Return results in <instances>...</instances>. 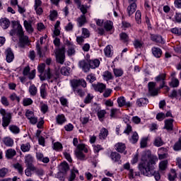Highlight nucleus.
Here are the masks:
<instances>
[{
    "mask_svg": "<svg viewBox=\"0 0 181 181\" xmlns=\"http://www.w3.org/2000/svg\"><path fill=\"white\" fill-rule=\"evenodd\" d=\"M36 50H37V54H38L39 57H40L41 59L45 57V56H46V50L42 49L40 47V45H39V42H37L36 45Z\"/></svg>",
    "mask_w": 181,
    "mask_h": 181,
    "instance_id": "obj_21",
    "label": "nucleus"
},
{
    "mask_svg": "<svg viewBox=\"0 0 181 181\" xmlns=\"http://www.w3.org/2000/svg\"><path fill=\"white\" fill-rule=\"evenodd\" d=\"M36 170V167L35 165H29L27 166L26 169L25 170V175L28 177H32V172H35Z\"/></svg>",
    "mask_w": 181,
    "mask_h": 181,
    "instance_id": "obj_20",
    "label": "nucleus"
},
{
    "mask_svg": "<svg viewBox=\"0 0 181 181\" xmlns=\"http://www.w3.org/2000/svg\"><path fill=\"white\" fill-rule=\"evenodd\" d=\"M40 78L41 81H45V80H52L51 83H53L54 80H57V78H59V76H54L53 74H52V72L50 71V68L48 67L45 71L44 75L40 76Z\"/></svg>",
    "mask_w": 181,
    "mask_h": 181,
    "instance_id": "obj_6",
    "label": "nucleus"
},
{
    "mask_svg": "<svg viewBox=\"0 0 181 181\" xmlns=\"http://www.w3.org/2000/svg\"><path fill=\"white\" fill-rule=\"evenodd\" d=\"M170 86L173 88L179 87V79L176 78H173L171 79V81L170 82Z\"/></svg>",
    "mask_w": 181,
    "mask_h": 181,
    "instance_id": "obj_46",
    "label": "nucleus"
},
{
    "mask_svg": "<svg viewBox=\"0 0 181 181\" xmlns=\"http://www.w3.org/2000/svg\"><path fill=\"white\" fill-rule=\"evenodd\" d=\"M119 39L123 43H127L129 41V37L125 33H122L119 34Z\"/></svg>",
    "mask_w": 181,
    "mask_h": 181,
    "instance_id": "obj_40",
    "label": "nucleus"
},
{
    "mask_svg": "<svg viewBox=\"0 0 181 181\" xmlns=\"http://www.w3.org/2000/svg\"><path fill=\"white\" fill-rule=\"evenodd\" d=\"M151 40L153 42H156V43H163V40L162 38V36L160 35H156L153 34L151 35Z\"/></svg>",
    "mask_w": 181,
    "mask_h": 181,
    "instance_id": "obj_31",
    "label": "nucleus"
},
{
    "mask_svg": "<svg viewBox=\"0 0 181 181\" xmlns=\"http://www.w3.org/2000/svg\"><path fill=\"white\" fill-rule=\"evenodd\" d=\"M78 66L81 69H82L84 73H87L90 71V67L88 66V64L86 62V60H81L78 62Z\"/></svg>",
    "mask_w": 181,
    "mask_h": 181,
    "instance_id": "obj_18",
    "label": "nucleus"
},
{
    "mask_svg": "<svg viewBox=\"0 0 181 181\" xmlns=\"http://www.w3.org/2000/svg\"><path fill=\"white\" fill-rule=\"evenodd\" d=\"M2 105L4 107H9V100H8V98L6 96H2L0 100Z\"/></svg>",
    "mask_w": 181,
    "mask_h": 181,
    "instance_id": "obj_50",
    "label": "nucleus"
},
{
    "mask_svg": "<svg viewBox=\"0 0 181 181\" xmlns=\"http://www.w3.org/2000/svg\"><path fill=\"white\" fill-rule=\"evenodd\" d=\"M152 54L154 56V57H156V59H160L162 56V49L159 47H153L151 49Z\"/></svg>",
    "mask_w": 181,
    "mask_h": 181,
    "instance_id": "obj_16",
    "label": "nucleus"
},
{
    "mask_svg": "<svg viewBox=\"0 0 181 181\" xmlns=\"http://www.w3.org/2000/svg\"><path fill=\"white\" fill-rule=\"evenodd\" d=\"M104 53L106 56V57H112V50H111V46L107 45L105 49H104Z\"/></svg>",
    "mask_w": 181,
    "mask_h": 181,
    "instance_id": "obj_39",
    "label": "nucleus"
},
{
    "mask_svg": "<svg viewBox=\"0 0 181 181\" xmlns=\"http://www.w3.org/2000/svg\"><path fill=\"white\" fill-rule=\"evenodd\" d=\"M174 151H181V137H180L177 142L173 146Z\"/></svg>",
    "mask_w": 181,
    "mask_h": 181,
    "instance_id": "obj_55",
    "label": "nucleus"
},
{
    "mask_svg": "<svg viewBox=\"0 0 181 181\" xmlns=\"http://www.w3.org/2000/svg\"><path fill=\"white\" fill-rule=\"evenodd\" d=\"M76 158L79 159V160H86V155L83 153L81 151H76Z\"/></svg>",
    "mask_w": 181,
    "mask_h": 181,
    "instance_id": "obj_48",
    "label": "nucleus"
},
{
    "mask_svg": "<svg viewBox=\"0 0 181 181\" xmlns=\"http://www.w3.org/2000/svg\"><path fill=\"white\" fill-rule=\"evenodd\" d=\"M115 148H116V151H117V152L122 153V152H124V151H125L127 147L125 146V144H124V143H117L115 145Z\"/></svg>",
    "mask_w": 181,
    "mask_h": 181,
    "instance_id": "obj_35",
    "label": "nucleus"
},
{
    "mask_svg": "<svg viewBox=\"0 0 181 181\" xmlns=\"http://www.w3.org/2000/svg\"><path fill=\"white\" fill-rule=\"evenodd\" d=\"M156 81L157 83L160 82V88H163L165 87V84H166V82H165V80H166V74H161L156 76L155 78Z\"/></svg>",
    "mask_w": 181,
    "mask_h": 181,
    "instance_id": "obj_12",
    "label": "nucleus"
},
{
    "mask_svg": "<svg viewBox=\"0 0 181 181\" xmlns=\"http://www.w3.org/2000/svg\"><path fill=\"white\" fill-rule=\"evenodd\" d=\"M155 160L152 158L151 151H146L141 156V162L139 165V170L144 176H154L156 181L160 179V174L155 171Z\"/></svg>",
    "mask_w": 181,
    "mask_h": 181,
    "instance_id": "obj_1",
    "label": "nucleus"
},
{
    "mask_svg": "<svg viewBox=\"0 0 181 181\" xmlns=\"http://www.w3.org/2000/svg\"><path fill=\"white\" fill-rule=\"evenodd\" d=\"M103 77L106 80V81H110V80H112V78H114L112 74H111V72L108 71H105L103 73Z\"/></svg>",
    "mask_w": 181,
    "mask_h": 181,
    "instance_id": "obj_42",
    "label": "nucleus"
},
{
    "mask_svg": "<svg viewBox=\"0 0 181 181\" xmlns=\"http://www.w3.org/2000/svg\"><path fill=\"white\" fill-rule=\"evenodd\" d=\"M141 11H137L136 12V14H135V18H136V21L138 23H141Z\"/></svg>",
    "mask_w": 181,
    "mask_h": 181,
    "instance_id": "obj_64",
    "label": "nucleus"
},
{
    "mask_svg": "<svg viewBox=\"0 0 181 181\" xmlns=\"http://www.w3.org/2000/svg\"><path fill=\"white\" fill-rule=\"evenodd\" d=\"M13 166L14 169L18 172L19 175H23V165H22V164L16 163Z\"/></svg>",
    "mask_w": 181,
    "mask_h": 181,
    "instance_id": "obj_34",
    "label": "nucleus"
},
{
    "mask_svg": "<svg viewBox=\"0 0 181 181\" xmlns=\"http://www.w3.org/2000/svg\"><path fill=\"white\" fill-rule=\"evenodd\" d=\"M21 149L22 152H29L30 151V144L26 143L21 144Z\"/></svg>",
    "mask_w": 181,
    "mask_h": 181,
    "instance_id": "obj_45",
    "label": "nucleus"
},
{
    "mask_svg": "<svg viewBox=\"0 0 181 181\" xmlns=\"http://www.w3.org/2000/svg\"><path fill=\"white\" fill-rule=\"evenodd\" d=\"M40 97L42 98L47 97V92L46 91V87H45V86H42L40 88Z\"/></svg>",
    "mask_w": 181,
    "mask_h": 181,
    "instance_id": "obj_51",
    "label": "nucleus"
},
{
    "mask_svg": "<svg viewBox=\"0 0 181 181\" xmlns=\"http://www.w3.org/2000/svg\"><path fill=\"white\" fill-rule=\"evenodd\" d=\"M134 46L135 49H141V47L144 46V42H142V41H139V40H136L134 41Z\"/></svg>",
    "mask_w": 181,
    "mask_h": 181,
    "instance_id": "obj_54",
    "label": "nucleus"
},
{
    "mask_svg": "<svg viewBox=\"0 0 181 181\" xmlns=\"http://www.w3.org/2000/svg\"><path fill=\"white\" fill-rule=\"evenodd\" d=\"M159 168L160 170H165L168 168V161L167 160H163L159 164Z\"/></svg>",
    "mask_w": 181,
    "mask_h": 181,
    "instance_id": "obj_57",
    "label": "nucleus"
},
{
    "mask_svg": "<svg viewBox=\"0 0 181 181\" xmlns=\"http://www.w3.org/2000/svg\"><path fill=\"white\" fill-rule=\"evenodd\" d=\"M57 18V11L56 10L50 11L49 18L51 21H54Z\"/></svg>",
    "mask_w": 181,
    "mask_h": 181,
    "instance_id": "obj_63",
    "label": "nucleus"
},
{
    "mask_svg": "<svg viewBox=\"0 0 181 181\" xmlns=\"http://www.w3.org/2000/svg\"><path fill=\"white\" fill-rule=\"evenodd\" d=\"M88 65L90 69H97L100 66V60L90 59L88 61Z\"/></svg>",
    "mask_w": 181,
    "mask_h": 181,
    "instance_id": "obj_24",
    "label": "nucleus"
},
{
    "mask_svg": "<svg viewBox=\"0 0 181 181\" xmlns=\"http://www.w3.org/2000/svg\"><path fill=\"white\" fill-rule=\"evenodd\" d=\"M9 131L12 132V134H18L19 132H21V129L15 124H11L8 127Z\"/></svg>",
    "mask_w": 181,
    "mask_h": 181,
    "instance_id": "obj_37",
    "label": "nucleus"
},
{
    "mask_svg": "<svg viewBox=\"0 0 181 181\" xmlns=\"http://www.w3.org/2000/svg\"><path fill=\"white\" fill-rule=\"evenodd\" d=\"M10 100H11V101H16L18 103L21 102V98H19L18 95H16V93H12L10 96H9Z\"/></svg>",
    "mask_w": 181,
    "mask_h": 181,
    "instance_id": "obj_58",
    "label": "nucleus"
},
{
    "mask_svg": "<svg viewBox=\"0 0 181 181\" xmlns=\"http://www.w3.org/2000/svg\"><path fill=\"white\" fill-rule=\"evenodd\" d=\"M86 80L89 81V83H94V81L97 80V78L95 77V75L94 74H90L87 76Z\"/></svg>",
    "mask_w": 181,
    "mask_h": 181,
    "instance_id": "obj_52",
    "label": "nucleus"
},
{
    "mask_svg": "<svg viewBox=\"0 0 181 181\" xmlns=\"http://www.w3.org/2000/svg\"><path fill=\"white\" fill-rule=\"evenodd\" d=\"M25 166H35L33 165V157L30 154L25 156Z\"/></svg>",
    "mask_w": 181,
    "mask_h": 181,
    "instance_id": "obj_26",
    "label": "nucleus"
},
{
    "mask_svg": "<svg viewBox=\"0 0 181 181\" xmlns=\"http://www.w3.org/2000/svg\"><path fill=\"white\" fill-rule=\"evenodd\" d=\"M138 139H139V136H138V133L134 132L132 134V137L129 139V141L132 144H136V142H138Z\"/></svg>",
    "mask_w": 181,
    "mask_h": 181,
    "instance_id": "obj_43",
    "label": "nucleus"
},
{
    "mask_svg": "<svg viewBox=\"0 0 181 181\" xmlns=\"http://www.w3.org/2000/svg\"><path fill=\"white\" fill-rule=\"evenodd\" d=\"M148 93L151 94L153 97H155L156 95H158L159 90L155 87H156V83L155 82H149L148 83Z\"/></svg>",
    "mask_w": 181,
    "mask_h": 181,
    "instance_id": "obj_9",
    "label": "nucleus"
},
{
    "mask_svg": "<svg viewBox=\"0 0 181 181\" xmlns=\"http://www.w3.org/2000/svg\"><path fill=\"white\" fill-rule=\"evenodd\" d=\"M110 158L113 162H119L121 160V155L117 152H112L110 154Z\"/></svg>",
    "mask_w": 181,
    "mask_h": 181,
    "instance_id": "obj_33",
    "label": "nucleus"
},
{
    "mask_svg": "<svg viewBox=\"0 0 181 181\" xmlns=\"http://www.w3.org/2000/svg\"><path fill=\"white\" fill-rule=\"evenodd\" d=\"M113 73L115 77H121L124 74V71L122 69H113Z\"/></svg>",
    "mask_w": 181,
    "mask_h": 181,
    "instance_id": "obj_47",
    "label": "nucleus"
},
{
    "mask_svg": "<svg viewBox=\"0 0 181 181\" xmlns=\"http://www.w3.org/2000/svg\"><path fill=\"white\" fill-rule=\"evenodd\" d=\"M148 103L149 100H148V99L145 98H139L136 100V105H138V107H144V105H146V104H148Z\"/></svg>",
    "mask_w": 181,
    "mask_h": 181,
    "instance_id": "obj_29",
    "label": "nucleus"
},
{
    "mask_svg": "<svg viewBox=\"0 0 181 181\" xmlns=\"http://www.w3.org/2000/svg\"><path fill=\"white\" fill-rule=\"evenodd\" d=\"M37 159L43 163H49V162H50L49 157H45L41 153H37Z\"/></svg>",
    "mask_w": 181,
    "mask_h": 181,
    "instance_id": "obj_25",
    "label": "nucleus"
},
{
    "mask_svg": "<svg viewBox=\"0 0 181 181\" xmlns=\"http://www.w3.org/2000/svg\"><path fill=\"white\" fill-rule=\"evenodd\" d=\"M0 114L1 115H2V127L4 128L9 127V124H11V121L12 119V113L6 112V110L5 109L1 108Z\"/></svg>",
    "mask_w": 181,
    "mask_h": 181,
    "instance_id": "obj_4",
    "label": "nucleus"
},
{
    "mask_svg": "<svg viewBox=\"0 0 181 181\" xmlns=\"http://www.w3.org/2000/svg\"><path fill=\"white\" fill-rule=\"evenodd\" d=\"M170 33L176 35L177 36L181 35V28H174L170 29Z\"/></svg>",
    "mask_w": 181,
    "mask_h": 181,
    "instance_id": "obj_53",
    "label": "nucleus"
},
{
    "mask_svg": "<svg viewBox=\"0 0 181 181\" xmlns=\"http://www.w3.org/2000/svg\"><path fill=\"white\" fill-rule=\"evenodd\" d=\"M28 91L32 97H35V95L37 94V88L34 84L30 85L28 88Z\"/></svg>",
    "mask_w": 181,
    "mask_h": 181,
    "instance_id": "obj_32",
    "label": "nucleus"
},
{
    "mask_svg": "<svg viewBox=\"0 0 181 181\" xmlns=\"http://www.w3.org/2000/svg\"><path fill=\"white\" fill-rule=\"evenodd\" d=\"M76 22L78 23V28H81L82 26H84V25L87 23L86 15H81L80 17L77 18Z\"/></svg>",
    "mask_w": 181,
    "mask_h": 181,
    "instance_id": "obj_19",
    "label": "nucleus"
},
{
    "mask_svg": "<svg viewBox=\"0 0 181 181\" xmlns=\"http://www.w3.org/2000/svg\"><path fill=\"white\" fill-rule=\"evenodd\" d=\"M59 169L62 173H66L70 169V167L67 163H62L59 166Z\"/></svg>",
    "mask_w": 181,
    "mask_h": 181,
    "instance_id": "obj_38",
    "label": "nucleus"
},
{
    "mask_svg": "<svg viewBox=\"0 0 181 181\" xmlns=\"http://www.w3.org/2000/svg\"><path fill=\"white\" fill-rule=\"evenodd\" d=\"M71 87L72 88L73 91L75 94L79 95V97H84V91L83 89H80L78 87L81 86L83 88L87 87V82L83 78L80 79H72L70 81Z\"/></svg>",
    "mask_w": 181,
    "mask_h": 181,
    "instance_id": "obj_2",
    "label": "nucleus"
},
{
    "mask_svg": "<svg viewBox=\"0 0 181 181\" xmlns=\"http://www.w3.org/2000/svg\"><path fill=\"white\" fill-rule=\"evenodd\" d=\"M108 136V129L102 128L99 134L100 139H105Z\"/></svg>",
    "mask_w": 181,
    "mask_h": 181,
    "instance_id": "obj_36",
    "label": "nucleus"
},
{
    "mask_svg": "<svg viewBox=\"0 0 181 181\" xmlns=\"http://www.w3.org/2000/svg\"><path fill=\"white\" fill-rule=\"evenodd\" d=\"M136 1H132L130 5L127 7V13L129 16L135 13V11H136Z\"/></svg>",
    "mask_w": 181,
    "mask_h": 181,
    "instance_id": "obj_14",
    "label": "nucleus"
},
{
    "mask_svg": "<svg viewBox=\"0 0 181 181\" xmlns=\"http://www.w3.org/2000/svg\"><path fill=\"white\" fill-rule=\"evenodd\" d=\"M103 27L106 32H111L114 28V23L111 21H106L103 23Z\"/></svg>",
    "mask_w": 181,
    "mask_h": 181,
    "instance_id": "obj_17",
    "label": "nucleus"
},
{
    "mask_svg": "<svg viewBox=\"0 0 181 181\" xmlns=\"http://www.w3.org/2000/svg\"><path fill=\"white\" fill-rule=\"evenodd\" d=\"M0 26L3 29H8L11 26V22L7 18H1L0 19Z\"/></svg>",
    "mask_w": 181,
    "mask_h": 181,
    "instance_id": "obj_22",
    "label": "nucleus"
},
{
    "mask_svg": "<svg viewBox=\"0 0 181 181\" xmlns=\"http://www.w3.org/2000/svg\"><path fill=\"white\" fill-rule=\"evenodd\" d=\"M64 53H66V47H62L56 52L57 62V63H59V64H64V60L66 59Z\"/></svg>",
    "mask_w": 181,
    "mask_h": 181,
    "instance_id": "obj_5",
    "label": "nucleus"
},
{
    "mask_svg": "<svg viewBox=\"0 0 181 181\" xmlns=\"http://www.w3.org/2000/svg\"><path fill=\"white\" fill-rule=\"evenodd\" d=\"M5 54L7 63H12V62H13V59H15V55L13 54L12 49L11 48H7L5 50Z\"/></svg>",
    "mask_w": 181,
    "mask_h": 181,
    "instance_id": "obj_10",
    "label": "nucleus"
},
{
    "mask_svg": "<svg viewBox=\"0 0 181 181\" xmlns=\"http://www.w3.org/2000/svg\"><path fill=\"white\" fill-rule=\"evenodd\" d=\"M13 29L10 31L11 36H18V37H21L22 36H25V31H23V28H22V25L18 21H12Z\"/></svg>",
    "mask_w": 181,
    "mask_h": 181,
    "instance_id": "obj_3",
    "label": "nucleus"
},
{
    "mask_svg": "<svg viewBox=\"0 0 181 181\" xmlns=\"http://www.w3.org/2000/svg\"><path fill=\"white\" fill-rule=\"evenodd\" d=\"M77 148L78 149V151H81V152H85V153H87L88 152V149L86 148V144H78L77 146Z\"/></svg>",
    "mask_w": 181,
    "mask_h": 181,
    "instance_id": "obj_60",
    "label": "nucleus"
},
{
    "mask_svg": "<svg viewBox=\"0 0 181 181\" xmlns=\"http://www.w3.org/2000/svg\"><path fill=\"white\" fill-rule=\"evenodd\" d=\"M3 143L5 146H8V148H12L13 146L14 141L11 137H4L3 139Z\"/></svg>",
    "mask_w": 181,
    "mask_h": 181,
    "instance_id": "obj_23",
    "label": "nucleus"
},
{
    "mask_svg": "<svg viewBox=\"0 0 181 181\" xmlns=\"http://www.w3.org/2000/svg\"><path fill=\"white\" fill-rule=\"evenodd\" d=\"M105 114H107V111H105L104 110L98 111L97 115H98V117L99 118L100 121H103V118H104V117H105Z\"/></svg>",
    "mask_w": 181,
    "mask_h": 181,
    "instance_id": "obj_49",
    "label": "nucleus"
},
{
    "mask_svg": "<svg viewBox=\"0 0 181 181\" xmlns=\"http://www.w3.org/2000/svg\"><path fill=\"white\" fill-rule=\"evenodd\" d=\"M117 104L119 107H124L126 106L127 108L129 107H132V104L131 102H127L125 100V98L124 96H120L119 98H117Z\"/></svg>",
    "mask_w": 181,
    "mask_h": 181,
    "instance_id": "obj_11",
    "label": "nucleus"
},
{
    "mask_svg": "<svg viewBox=\"0 0 181 181\" xmlns=\"http://www.w3.org/2000/svg\"><path fill=\"white\" fill-rule=\"evenodd\" d=\"M18 39V47H21V49H25L26 46L30 45V40H29V37L28 35H23L19 37Z\"/></svg>",
    "mask_w": 181,
    "mask_h": 181,
    "instance_id": "obj_7",
    "label": "nucleus"
},
{
    "mask_svg": "<svg viewBox=\"0 0 181 181\" xmlns=\"http://www.w3.org/2000/svg\"><path fill=\"white\" fill-rule=\"evenodd\" d=\"M56 121L59 125H63V124L66 121V117H64V115H58L56 117Z\"/></svg>",
    "mask_w": 181,
    "mask_h": 181,
    "instance_id": "obj_30",
    "label": "nucleus"
},
{
    "mask_svg": "<svg viewBox=\"0 0 181 181\" xmlns=\"http://www.w3.org/2000/svg\"><path fill=\"white\" fill-rule=\"evenodd\" d=\"M164 142L162 140V138H160V136L156 137L153 142L154 146H157V147L162 146Z\"/></svg>",
    "mask_w": 181,
    "mask_h": 181,
    "instance_id": "obj_41",
    "label": "nucleus"
},
{
    "mask_svg": "<svg viewBox=\"0 0 181 181\" xmlns=\"http://www.w3.org/2000/svg\"><path fill=\"white\" fill-rule=\"evenodd\" d=\"M16 156V151H15V149L9 148L6 150V158H7V159H12V158H13V156Z\"/></svg>",
    "mask_w": 181,
    "mask_h": 181,
    "instance_id": "obj_27",
    "label": "nucleus"
},
{
    "mask_svg": "<svg viewBox=\"0 0 181 181\" xmlns=\"http://www.w3.org/2000/svg\"><path fill=\"white\" fill-rule=\"evenodd\" d=\"M9 172V170L8 168H1L0 169V177H5L6 175H8V173Z\"/></svg>",
    "mask_w": 181,
    "mask_h": 181,
    "instance_id": "obj_56",
    "label": "nucleus"
},
{
    "mask_svg": "<svg viewBox=\"0 0 181 181\" xmlns=\"http://www.w3.org/2000/svg\"><path fill=\"white\" fill-rule=\"evenodd\" d=\"M65 46H66L68 49V56H74V54H76V45H74L71 42L66 40L65 41Z\"/></svg>",
    "mask_w": 181,
    "mask_h": 181,
    "instance_id": "obj_8",
    "label": "nucleus"
},
{
    "mask_svg": "<svg viewBox=\"0 0 181 181\" xmlns=\"http://www.w3.org/2000/svg\"><path fill=\"white\" fill-rule=\"evenodd\" d=\"M95 91H98L99 93H103L104 90H105L106 86L105 84L103 83H98L96 84H92Z\"/></svg>",
    "mask_w": 181,
    "mask_h": 181,
    "instance_id": "obj_13",
    "label": "nucleus"
},
{
    "mask_svg": "<svg viewBox=\"0 0 181 181\" xmlns=\"http://www.w3.org/2000/svg\"><path fill=\"white\" fill-rule=\"evenodd\" d=\"M23 25L25 30L28 33H33V28L32 27V24L30 23H28V21L25 20L23 22Z\"/></svg>",
    "mask_w": 181,
    "mask_h": 181,
    "instance_id": "obj_28",
    "label": "nucleus"
},
{
    "mask_svg": "<svg viewBox=\"0 0 181 181\" xmlns=\"http://www.w3.org/2000/svg\"><path fill=\"white\" fill-rule=\"evenodd\" d=\"M33 104V100L30 98H25L23 100V105L24 107H28V105H32Z\"/></svg>",
    "mask_w": 181,
    "mask_h": 181,
    "instance_id": "obj_44",
    "label": "nucleus"
},
{
    "mask_svg": "<svg viewBox=\"0 0 181 181\" xmlns=\"http://www.w3.org/2000/svg\"><path fill=\"white\" fill-rule=\"evenodd\" d=\"M53 148L54 151H60L61 149H63V145L60 142H55L54 143Z\"/></svg>",
    "mask_w": 181,
    "mask_h": 181,
    "instance_id": "obj_59",
    "label": "nucleus"
},
{
    "mask_svg": "<svg viewBox=\"0 0 181 181\" xmlns=\"http://www.w3.org/2000/svg\"><path fill=\"white\" fill-rule=\"evenodd\" d=\"M35 173L37 176H43L45 175V170L42 168H36L34 170Z\"/></svg>",
    "mask_w": 181,
    "mask_h": 181,
    "instance_id": "obj_61",
    "label": "nucleus"
},
{
    "mask_svg": "<svg viewBox=\"0 0 181 181\" xmlns=\"http://www.w3.org/2000/svg\"><path fill=\"white\" fill-rule=\"evenodd\" d=\"M45 69H46V64H40L37 67L38 73H40V74H45Z\"/></svg>",
    "mask_w": 181,
    "mask_h": 181,
    "instance_id": "obj_62",
    "label": "nucleus"
},
{
    "mask_svg": "<svg viewBox=\"0 0 181 181\" xmlns=\"http://www.w3.org/2000/svg\"><path fill=\"white\" fill-rule=\"evenodd\" d=\"M173 119H168L165 121L164 129L167 131H173Z\"/></svg>",
    "mask_w": 181,
    "mask_h": 181,
    "instance_id": "obj_15",
    "label": "nucleus"
}]
</instances>
